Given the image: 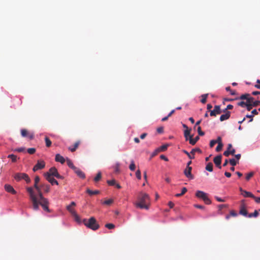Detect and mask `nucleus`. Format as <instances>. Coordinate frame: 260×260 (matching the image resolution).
<instances>
[{"instance_id": "34", "label": "nucleus", "mask_w": 260, "mask_h": 260, "mask_svg": "<svg viewBox=\"0 0 260 260\" xmlns=\"http://www.w3.org/2000/svg\"><path fill=\"white\" fill-rule=\"evenodd\" d=\"M168 147V144L163 145L157 149V151L159 152V151H164L166 150H167Z\"/></svg>"}, {"instance_id": "51", "label": "nucleus", "mask_w": 260, "mask_h": 260, "mask_svg": "<svg viewBox=\"0 0 260 260\" xmlns=\"http://www.w3.org/2000/svg\"><path fill=\"white\" fill-rule=\"evenodd\" d=\"M223 147V144H219L216 148V151L219 152L221 150Z\"/></svg>"}, {"instance_id": "55", "label": "nucleus", "mask_w": 260, "mask_h": 260, "mask_svg": "<svg viewBox=\"0 0 260 260\" xmlns=\"http://www.w3.org/2000/svg\"><path fill=\"white\" fill-rule=\"evenodd\" d=\"M215 140L216 142V143H217L218 144H222V140H221V138L220 137H218L217 139Z\"/></svg>"}, {"instance_id": "40", "label": "nucleus", "mask_w": 260, "mask_h": 260, "mask_svg": "<svg viewBox=\"0 0 260 260\" xmlns=\"http://www.w3.org/2000/svg\"><path fill=\"white\" fill-rule=\"evenodd\" d=\"M183 152L186 154L187 156L190 159H193L194 158V155H193L192 154H191L190 153H189V152H188L186 150H183Z\"/></svg>"}, {"instance_id": "33", "label": "nucleus", "mask_w": 260, "mask_h": 260, "mask_svg": "<svg viewBox=\"0 0 260 260\" xmlns=\"http://www.w3.org/2000/svg\"><path fill=\"white\" fill-rule=\"evenodd\" d=\"M258 212L255 210L253 213H250L248 214V217L249 218H251L252 217H256L258 215Z\"/></svg>"}, {"instance_id": "38", "label": "nucleus", "mask_w": 260, "mask_h": 260, "mask_svg": "<svg viewBox=\"0 0 260 260\" xmlns=\"http://www.w3.org/2000/svg\"><path fill=\"white\" fill-rule=\"evenodd\" d=\"M225 90L227 91H230L231 95H234L237 94L236 91L231 90V87L230 86L226 87L225 88Z\"/></svg>"}, {"instance_id": "30", "label": "nucleus", "mask_w": 260, "mask_h": 260, "mask_svg": "<svg viewBox=\"0 0 260 260\" xmlns=\"http://www.w3.org/2000/svg\"><path fill=\"white\" fill-rule=\"evenodd\" d=\"M206 170L209 172L213 171V164L212 162H209L206 166Z\"/></svg>"}, {"instance_id": "1", "label": "nucleus", "mask_w": 260, "mask_h": 260, "mask_svg": "<svg viewBox=\"0 0 260 260\" xmlns=\"http://www.w3.org/2000/svg\"><path fill=\"white\" fill-rule=\"evenodd\" d=\"M40 181V177L36 176L35 178L34 188L36 189L38 197L35 194L34 189L31 187H28L26 188L27 191L29 194L30 200L32 204V207L35 210H38L39 209V205H41L44 210L47 212H50L49 209V201L47 199L44 198L41 191V187L38 185Z\"/></svg>"}, {"instance_id": "45", "label": "nucleus", "mask_w": 260, "mask_h": 260, "mask_svg": "<svg viewBox=\"0 0 260 260\" xmlns=\"http://www.w3.org/2000/svg\"><path fill=\"white\" fill-rule=\"evenodd\" d=\"M27 152L30 154H32L35 153L36 149L34 148H28L27 150Z\"/></svg>"}, {"instance_id": "63", "label": "nucleus", "mask_w": 260, "mask_h": 260, "mask_svg": "<svg viewBox=\"0 0 260 260\" xmlns=\"http://www.w3.org/2000/svg\"><path fill=\"white\" fill-rule=\"evenodd\" d=\"M252 198L254 199L255 201L257 203H260V197H255L254 196V198Z\"/></svg>"}, {"instance_id": "48", "label": "nucleus", "mask_w": 260, "mask_h": 260, "mask_svg": "<svg viewBox=\"0 0 260 260\" xmlns=\"http://www.w3.org/2000/svg\"><path fill=\"white\" fill-rule=\"evenodd\" d=\"M136 176L138 179L140 180L141 179V173L139 170L136 171Z\"/></svg>"}, {"instance_id": "46", "label": "nucleus", "mask_w": 260, "mask_h": 260, "mask_svg": "<svg viewBox=\"0 0 260 260\" xmlns=\"http://www.w3.org/2000/svg\"><path fill=\"white\" fill-rule=\"evenodd\" d=\"M251 104L253 107H256L260 105V101H254L253 100V102H251Z\"/></svg>"}, {"instance_id": "13", "label": "nucleus", "mask_w": 260, "mask_h": 260, "mask_svg": "<svg viewBox=\"0 0 260 260\" xmlns=\"http://www.w3.org/2000/svg\"><path fill=\"white\" fill-rule=\"evenodd\" d=\"M73 171L80 178L84 179L85 178V174L80 169L76 167Z\"/></svg>"}, {"instance_id": "44", "label": "nucleus", "mask_w": 260, "mask_h": 260, "mask_svg": "<svg viewBox=\"0 0 260 260\" xmlns=\"http://www.w3.org/2000/svg\"><path fill=\"white\" fill-rule=\"evenodd\" d=\"M113 202V200L112 199H109L104 202L103 204L106 205H110Z\"/></svg>"}, {"instance_id": "32", "label": "nucleus", "mask_w": 260, "mask_h": 260, "mask_svg": "<svg viewBox=\"0 0 260 260\" xmlns=\"http://www.w3.org/2000/svg\"><path fill=\"white\" fill-rule=\"evenodd\" d=\"M45 143H46V146L47 147H49L51 146L52 142H51V140L49 139L48 137H46L45 138Z\"/></svg>"}, {"instance_id": "27", "label": "nucleus", "mask_w": 260, "mask_h": 260, "mask_svg": "<svg viewBox=\"0 0 260 260\" xmlns=\"http://www.w3.org/2000/svg\"><path fill=\"white\" fill-rule=\"evenodd\" d=\"M67 162L68 166L71 168L72 170H74L76 167L74 165L73 163L70 159L67 158Z\"/></svg>"}, {"instance_id": "17", "label": "nucleus", "mask_w": 260, "mask_h": 260, "mask_svg": "<svg viewBox=\"0 0 260 260\" xmlns=\"http://www.w3.org/2000/svg\"><path fill=\"white\" fill-rule=\"evenodd\" d=\"M254 100L253 98H251L247 99V104L245 107L248 111H250L252 107H253L251 104V102H253V100Z\"/></svg>"}, {"instance_id": "15", "label": "nucleus", "mask_w": 260, "mask_h": 260, "mask_svg": "<svg viewBox=\"0 0 260 260\" xmlns=\"http://www.w3.org/2000/svg\"><path fill=\"white\" fill-rule=\"evenodd\" d=\"M46 180L48 181L52 185L56 184L58 185V183L53 177L47 175V176H45Z\"/></svg>"}, {"instance_id": "29", "label": "nucleus", "mask_w": 260, "mask_h": 260, "mask_svg": "<svg viewBox=\"0 0 260 260\" xmlns=\"http://www.w3.org/2000/svg\"><path fill=\"white\" fill-rule=\"evenodd\" d=\"M187 191V189L186 187H183L182 188L181 192H180V193H177L175 194V196L176 197H180L182 196H183L184 194H185Z\"/></svg>"}, {"instance_id": "35", "label": "nucleus", "mask_w": 260, "mask_h": 260, "mask_svg": "<svg viewBox=\"0 0 260 260\" xmlns=\"http://www.w3.org/2000/svg\"><path fill=\"white\" fill-rule=\"evenodd\" d=\"M67 209L68 210V211L72 214L73 215V214H75V213L76 212V211H75V210L72 208V207H71V206L70 205H68L67 207Z\"/></svg>"}, {"instance_id": "19", "label": "nucleus", "mask_w": 260, "mask_h": 260, "mask_svg": "<svg viewBox=\"0 0 260 260\" xmlns=\"http://www.w3.org/2000/svg\"><path fill=\"white\" fill-rule=\"evenodd\" d=\"M199 139L200 138L199 136H196L194 138H193L192 136H190L189 138V143L192 145H194L196 144L197 142L199 140Z\"/></svg>"}, {"instance_id": "4", "label": "nucleus", "mask_w": 260, "mask_h": 260, "mask_svg": "<svg viewBox=\"0 0 260 260\" xmlns=\"http://www.w3.org/2000/svg\"><path fill=\"white\" fill-rule=\"evenodd\" d=\"M196 196L199 199H202L205 203L207 205L211 203V201L209 199L207 194L203 191L198 190L196 193Z\"/></svg>"}, {"instance_id": "14", "label": "nucleus", "mask_w": 260, "mask_h": 260, "mask_svg": "<svg viewBox=\"0 0 260 260\" xmlns=\"http://www.w3.org/2000/svg\"><path fill=\"white\" fill-rule=\"evenodd\" d=\"M5 189L7 192H10L12 194H15L16 193V191L14 189L13 186L10 184H6L5 185Z\"/></svg>"}, {"instance_id": "56", "label": "nucleus", "mask_w": 260, "mask_h": 260, "mask_svg": "<svg viewBox=\"0 0 260 260\" xmlns=\"http://www.w3.org/2000/svg\"><path fill=\"white\" fill-rule=\"evenodd\" d=\"M233 108V106L232 105H228L226 107V108L223 111V112L228 111L227 110H231Z\"/></svg>"}, {"instance_id": "3", "label": "nucleus", "mask_w": 260, "mask_h": 260, "mask_svg": "<svg viewBox=\"0 0 260 260\" xmlns=\"http://www.w3.org/2000/svg\"><path fill=\"white\" fill-rule=\"evenodd\" d=\"M82 222L85 226L93 231L98 230L100 227L95 218L93 217H90L89 219H84Z\"/></svg>"}, {"instance_id": "6", "label": "nucleus", "mask_w": 260, "mask_h": 260, "mask_svg": "<svg viewBox=\"0 0 260 260\" xmlns=\"http://www.w3.org/2000/svg\"><path fill=\"white\" fill-rule=\"evenodd\" d=\"M239 213L244 216H248V212L246 209V205L244 200L241 201Z\"/></svg>"}, {"instance_id": "60", "label": "nucleus", "mask_w": 260, "mask_h": 260, "mask_svg": "<svg viewBox=\"0 0 260 260\" xmlns=\"http://www.w3.org/2000/svg\"><path fill=\"white\" fill-rule=\"evenodd\" d=\"M157 132L158 133H162L164 132V128L162 127H159L157 128Z\"/></svg>"}, {"instance_id": "52", "label": "nucleus", "mask_w": 260, "mask_h": 260, "mask_svg": "<svg viewBox=\"0 0 260 260\" xmlns=\"http://www.w3.org/2000/svg\"><path fill=\"white\" fill-rule=\"evenodd\" d=\"M246 104H247V101L246 102L241 101L238 103V105L239 106H241L242 107H245Z\"/></svg>"}, {"instance_id": "28", "label": "nucleus", "mask_w": 260, "mask_h": 260, "mask_svg": "<svg viewBox=\"0 0 260 260\" xmlns=\"http://www.w3.org/2000/svg\"><path fill=\"white\" fill-rule=\"evenodd\" d=\"M86 192L87 193H88L89 195L92 196V195L97 194L99 193L100 191L99 190L92 191V190H90V189L88 188L86 190Z\"/></svg>"}, {"instance_id": "12", "label": "nucleus", "mask_w": 260, "mask_h": 260, "mask_svg": "<svg viewBox=\"0 0 260 260\" xmlns=\"http://www.w3.org/2000/svg\"><path fill=\"white\" fill-rule=\"evenodd\" d=\"M58 171L56 168L52 167L51 168L49 171L44 174L45 176H47V175H49L50 176L54 177L56 175V173H57Z\"/></svg>"}, {"instance_id": "57", "label": "nucleus", "mask_w": 260, "mask_h": 260, "mask_svg": "<svg viewBox=\"0 0 260 260\" xmlns=\"http://www.w3.org/2000/svg\"><path fill=\"white\" fill-rule=\"evenodd\" d=\"M215 144H216V142L215 141V140H211L210 142V147H213Z\"/></svg>"}, {"instance_id": "24", "label": "nucleus", "mask_w": 260, "mask_h": 260, "mask_svg": "<svg viewBox=\"0 0 260 260\" xmlns=\"http://www.w3.org/2000/svg\"><path fill=\"white\" fill-rule=\"evenodd\" d=\"M190 129H186L184 131V137L185 138L186 141L189 140V138L190 136Z\"/></svg>"}, {"instance_id": "47", "label": "nucleus", "mask_w": 260, "mask_h": 260, "mask_svg": "<svg viewBox=\"0 0 260 260\" xmlns=\"http://www.w3.org/2000/svg\"><path fill=\"white\" fill-rule=\"evenodd\" d=\"M105 226L109 229H113L115 228V225L113 223H107L105 225Z\"/></svg>"}, {"instance_id": "7", "label": "nucleus", "mask_w": 260, "mask_h": 260, "mask_svg": "<svg viewBox=\"0 0 260 260\" xmlns=\"http://www.w3.org/2000/svg\"><path fill=\"white\" fill-rule=\"evenodd\" d=\"M21 135L23 137H27L29 140H32L34 138V134L29 132L26 129L21 130Z\"/></svg>"}, {"instance_id": "22", "label": "nucleus", "mask_w": 260, "mask_h": 260, "mask_svg": "<svg viewBox=\"0 0 260 260\" xmlns=\"http://www.w3.org/2000/svg\"><path fill=\"white\" fill-rule=\"evenodd\" d=\"M251 97L250 96V94L248 93L244 94L241 95L240 98H236L235 100H246V101H247V99L251 98Z\"/></svg>"}, {"instance_id": "16", "label": "nucleus", "mask_w": 260, "mask_h": 260, "mask_svg": "<svg viewBox=\"0 0 260 260\" xmlns=\"http://www.w3.org/2000/svg\"><path fill=\"white\" fill-rule=\"evenodd\" d=\"M224 114H222L220 117V120L223 121L224 120L228 119L231 115V112L230 111L224 112Z\"/></svg>"}, {"instance_id": "36", "label": "nucleus", "mask_w": 260, "mask_h": 260, "mask_svg": "<svg viewBox=\"0 0 260 260\" xmlns=\"http://www.w3.org/2000/svg\"><path fill=\"white\" fill-rule=\"evenodd\" d=\"M102 178V174L101 172H99L96 176L94 177V181L95 182H98Z\"/></svg>"}, {"instance_id": "20", "label": "nucleus", "mask_w": 260, "mask_h": 260, "mask_svg": "<svg viewBox=\"0 0 260 260\" xmlns=\"http://www.w3.org/2000/svg\"><path fill=\"white\" fill-rule=\"evenodd\" d=\"M80 144V141H77L76 142L73 147H70L69 148V149L71 151V152H74L76 151V150L77 149V148L78 147L79 145Z\"/></svg>"}, {"instance_id": "62", "label": "nucleus", "mask_w": 260, "mask_h": 260, "mask_svg": "<svg viewBox=\"0 0 260 260\" xmlns=\"http://www.w3.org/2000/svg\"><path fill=\"white\" fill-rule=\"evenodd\" d=\"M253 115H247L246 116V117L250 119V120H249V122H251L253 120Z\"/></svg>"}, {"instance_id": "21", "label": "nucleus", "mask_w": 260, "mask_h": 260, "mask_svg": "<svg viewBox=\"0 0 260 260\" xmlns=\"http://www.w3.org/2000/svg\"><path fill=\"white\" fill-rule=\"evenodd\" d=\"M235 153V149H232L230 151H225L223 152V155L226 157H228L230 154L231 155H234Z\"/></svg>"}, {"instance_id": "41", "label": "nucleus", "mask_w": 260, "mask_h": 260, "mask_svg": "<svg viewBox=\"0 0 260 260\" xmlns=\"http://www.w3.org/2000/svg\"><path fill=\"white\" fill-rule=\"evenodd\" d=\"M129 168L132 171L135 170L136 166L133 160L131 161V164L129 165Z\"/></svg>"}, {"instance_id": "9", "label": "nucleus", "mask_w": 260, "mask_h": 260, "mask_svg": "<svg viewBox=\"0 0 260 260\" xmlns=\"http://www.w3.org/2000/svg\"><path fill=\"white\" fill-rule=\"evenodd\" d=\"M45 166V162L43 160H38L37 164L34 167L32 170L36 172L43 169Z\"/></svg>"}, {"instance_id": "26", "label": "nucleus", "mask_w": 260, "mask_h": 260, "mask_svg": "<svg viewBox=\"0 0 260 260\" xmlns=\"http://www.w3.org/2000/svg\"><path fill=\"white\" fill-rule=\"evenodd\" d=\"M237 216V213L234 210H231L230 212V214L226 215L225 216L226 219L228 220L231 216L236 217Z\"/></svg>"}, {"instance_id": "11", "label": "nucleus", "mask_w": 260, "mask_h": 260, "mask_svg": "<svg viewBox=\"0 0 260 260\" xmlns=\"http://www.w3.org/2000/svg\"><path fill=\"white\" fill-rule=\"evenodd\" d=\"M192 167H186L184 170L185 176L189 179H193V176L191 174Z\"/></svg>"}, {"instance_id": "61", "label": "nucleus", "mask_w": 260, "mask_h": 260, "mask_svg": "<svg viewBox=\"0 0 260 260\" xmlns=\"http://www.w3.org/2000/svg\"><path fill=\"white\" fill-rule=\"evenodd\" d=\"M160 158L161 159H163L166 161H168V158L166 156H165L164 155H161L160 156Z\"/></svg>"}, {"instance_id": "64", "label": "nucleus", "mask_w": 260, "mask_h": 260, "mask_svg": "<svg viewBox=\"0 0 260 260\" xmlns=\"http://www.w3.org/2000/svg\"><path fill=\"white\" fill-rule=\"evenodd\" d=\"M147 135V133H143L140 136V138L141 139H144L146 137Z\"/></svg>"}, {"instance_id": "42", "label": "nucleus", "mask_w": 260, "mask_h": 260, "mask_svg": "<svg viewBox=\"0 0 260 260\" xmlns=\"http://www.w3.org/2000/svg\"><path fill=\"white\" fill-rule=\"evenodd\" d=\"M254 175V172H251L249 173H248L246 176V180L247 181H248L250 180V179L253 177V176Z\"/></svg>"}, {"instance_id": "54", "label": "nucleus", "mask_w": 260, "mask_h": 260, "mask_svg": "<svg viewBox=\"0 0 260 260\" xmlns=\"http://www.w3.org/2000/svg\"><path fill=\"white\" fill-rule=\"evenodd\" d=\"M24 150H25V148L24 147L18 148H17V149H16L15 150V151H17V152H23Z\"/></svg>"}, {"instance_id": "23", "label": "nucleus", "mask_w": 260, "mask_h": 260, "mask_svg": "<svg viewBox=\"0 0 260 260\" xmlns=\"http://www.w3.org/2000/svg\"><path fill=\"white\" fill-rule=\"evenodd\" d=\"M242 194L244 197H250V198H254V196L250 192H249V191H244V192H242Z\"/></svg>"}, {"instance_id": "31", "label": "nucleus", "mask_w": 260, "mask_h": 260, "mask_svg": "<svg viewBox=\"0 0 260 260\" xmlns=\"http://www.w3.org/2000/svg\"><path fill=\"white\" fill-rule=\"evenodd\" d=\"M208 94H204L201 95L202 99L201 100V102L203 104H205L207 102V98L208 97Z\"/></svg>"}, {"instance_id": "10", "label": "nucleus", "mask_w": 260, "mask_h": 260, "mask_svg": "<svg viewBox=\"0 0 260 260\" xmlns=\"http://www.w3.org/2000/svg\"><path fill=\"white\" fill-rule=\"evenodd\" d=\"M222 156L221 155H218L215 157L213 159V161L216 165V166L219 168H221V163Z\"/></svg>"}, {"instance_id": "58", "label": "nucleus", "mask_w": 260, "mask_h": 260, "mask_svg": "<svg viewBox=\"0 0 260 260\" xmlns=\"http://www.w3.org/2000/svg\"><path fill=\"white\" fill-rule=\"evenodd\" d=\"M215 198L218 202H225V200L224 199H222L216 196V197H215Z\"/></svg>"}, {"instance_id": "37", "label": "nucleus", "mask_w": 260, "mask_h": 260, "mask_svg": "<svg viewBox=\"0 0 260 260\" xmlns=\"http://www.w3.org/2000/svg\"><path fill=\"white\" fill-rule=\"evenodd\" d=\"M8 157L12 159V162H16L17 160V156L14 154H9Z\"/></svg>"}, {"instance_id": "18", "label": "nucleus", "mask_w": 260, "mask_h": 260, "mask_svg": "<svg viewBox=\"0 0 260 260\" xmlns=\"http://www.w3.org/2000/svg\"><path fill=\"white\" fill-rule=\"evenodd\" d=\"M55 159L56 161L59 162L61 164H64L65 162V159L64 157L60 155L59 154H56Z\"/></svg>"}, {"instance_id": "25", "label": "nucleus", "mask_w": 260, "mask_h": 260, "mask_svg": "<svg viewBox=\"0 0 260 260\" xmlns=\"http://www.w3.org/2000/svg\"><path fill=\"white\" fill-rule=\"evenodd\" d=\"M41 187L43 188L45 192H49L50 191V186L48 184H42Z\"/></svg>"}, {"instance_id": "43", "label": "nucleus", "mask_w": 260, "mask_h": 260, "mask_svg": "<svg viewBox=\"0 0 260 260\" xmlns=\"http://www.w3.org/2000/svg\"><path fill=\"white\" fill-rule=\"evenodd\" d=\"M229 162L232 166H235L237 164V161L234 158H232L229 160Z\"/></svg>"}, {"instance_id": "50", "label": "nucleus", "mask_w": 260, "mask_h": 260, "mask_svg": "<svg viewBox=\"0 0 260 260\" xmlns=\"http://www.w3.org/2000/svg\"><path fill=\"white\" fill-rule=\"evenodd\" d=\"M198 133L200 136H203L205 135L204 132L202 131L201 126H198Z\"/></svg>"}, {"instance_id": "39", "label": "nucleus", "mask_w": 260, "mask_h": 260, "mask_svg": "<svg viewBox=\"0 0 260 260\" xmlns=\"http://www.w3.org/2000/svg\"><path fill=\"white\" fill-rule=\"evenodd\" d=\"M72 216H74L75 220L77 222H81L80 218L79 216L76 213V212H75V214H73L72 215Z\"/></svg>"}, {"instance_id": "53", "label": "nucleus", "mask_w": 260, "mask_h": 260, "mask_svg": "<svg viewBox=\"0 0 260 260\" xmlns=\"http://www.w3.org/2000/svg\"><path fill=\"white\" fill-rule=\"evenodd\" d=\"M197 151L201 152V151L199 148H196V149H193L190 152V153L192 154L193 155H194L195 152H197Z\"/></svg>"}, {"instance_id": "49", "label": "nucleus", "mask_w": 260, "mask_h": 260, "mask_svg": "<svg viewBox=\"0 0 260 260\" xmlns=\"http://www.w3.org/2000/svg\"><path fill=\"white\" fill-rule=\"evenodd\" d=\"M107 183L109 185L113 186V185H115L116 184V182H115V180L114 179H113V180H108L107 181Z\"/></svg>"}, {"instance_id": "5", "label": "nucleus", "mask_w": 260, "mask_h": 260, "mask_svg": "<svg viewBox=\"0 0 260 260\" xmlns=\"http://www.w3.org/2000/svg\"><path fill=\"white\" fill-rule=\"evenodd\" d=\"M14 178L17 181L21 180V179H24L26 181L27 183H29L30 182V179L28 176L25 173H16L14 175Z\"/></svg>"}, {"instance_id": "59", "label": "nucleus", "mask_w": 260, "mask_h": 260, "mask_svg": "<svg viewBox=\"0 0 260 260\" xmlns=\"http://www.w3.org/2000/svg\"><path fill=\"white\" fill-rule=\"evenodd\" d=\"M194 207H196L197 208L200 209H204L205 208L204 206H203L202 205H198V204L194 205Z\"/></svg>"}, {"instance_id": "8", "label": "nucleus", "mask_w": 260, "mask_h": 260, "mask_svg": "<svg viewBox=\"0 0 260 260\" xmlns=\"http://www.w3.org/2000/svg\"><path fill=\"white\" fill-rule=\"evenodd\" d=\"M221 112L222 111L220 106L216 105L214 106V109L210 111V115L211 116H216L217 115L221 114Z\"/></svg>"}, {"instance_id": "2", "label": "nucleus", "mask_w": 260, "mask_h": 260, "mask_svg": "<svg viewBox=\"0 0 260 260\" xmlns=\"http://www.w3.org/2000/svg\"><path fill=\"white\" fill-rule=\"evenodd\" d=\"M139 202L136 203V206L140 209L148 210L150 206V198L148 194L140 193L138 197Z\"/></svg>"}]
</instances>
